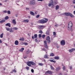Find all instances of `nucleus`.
<instances>
[{"instance_id":"1","label":"nucleus","mask_w":75,"mask_h":75,"mask_svg":"<svg viewBox=\"0 0 75 75\" xmlns=\"http://www.w3.org/2000/svg\"><path fill=\"white\" fill-rule=\"evenodd\" d=\"M72 22L71 21L69 22L68 26H67V29L69 31H72Z\"/></svg>"},{"instance_id":"2","label":"nucleus","mask_w":75,"mask_h":75,"mask_svg":"<svg viewBox=\"0 0 75 75\" xmlns=\"http://www.w3.org/2000/svg\"><path fill=\"white\" fill-rule=\"evenodd\" d=\"M45 20H39V22L41 24H44V23H46L48 21V19H47L46 18H45Z\"/></svg>"},{"instance_id":"3","label":"nucleus","mask_w":75,"mask_h":75,"mask_svg":"<svg viewBox=\"0 0 75 75\" xmlns=\"http://www.w3.org/2000/svg\"><path fill=\"white\" fill-rule=\"evenodd\" d=\"M30 4L31 5H34L35 4V1L34 0H32L30 2Z\"/></svg>"},{"instance_id":"4","label":"nucleus","mask_w":75,"mask_h":75,"mask_svg":"<svg viewBox=\"0 0 75 75\" xmlns=\"http://www.w3.org/2000/svg\"><path fill=\"white\" fill-rule=\"evenodd\" d=\"M60 43L61 45H64L65 44V40H62L61 41Z\"/></svg>"},{"instance_id":"5","label":"nucleus","mask_w":75,"mask_h":75,"mask_svg":"<svg viewBox=\"0 0 75 75\" xmlns=\"http://www.w3.org/2000/svg\"><path fill=\"white\" fill-rule=\"evenodd\" d=\"M53 4H54L53 3V1L52 0L51 1H50V2L48 4V6L50 7V6H52V5H53Z\"/></svg>"},{"instance_id":"6","label":"nucleus","mask_w":75,"mask_h":75,"mask_svg":"<svg viewBox=\"0 0 75 75\" xmlns=\"http://www.w3.org/2000/svg\"><path fill=\"white\" fill-rule=\"evenodd\" d=\"M46 40L47 41L48 43H50L51 42V40H50V37L47 36L46 38Z\"/></svg>"},{"instance_id":"7","label":"nucleus","mask_w":75,"mask_h":75,"mask_svg":"<svg viewBox=\"0 0 75 75\" xmlns=\"http://www.w3.org/2000/svg\"><path fill=\"white\" fill-rule=\"evenodd\" d=\"M44 27H45V26H44L40 25L38 26V28H39V29H40V30H42L43 29V28H44Z\"/></svg>"},{"instance_id":"8","label":"nucleus","mask_w":75,"mask_h":75,"mask_svg":"<svg viewBox=\"0 0 75 75\" xmlns=\"http://www.w3.org/2000/svg\"><path fill=\"white\" fill-rule=\"evenodd\" d=\"M49 74L50 75H52V73L51 71H48L45 72V74Z\"/></svg>"},{"instance_id":"9","label":"nucleus","mask_w":75,"mask_h":75,"mask_svg":"<svg viewBox=\"0 0 75 75\" xmlns=\"http://www.w3.org/2000/svg\"><path fill=\"white\" fill-rule=\"evenodd\" d=\"M70 14V13L66 12L64 13H63L62 14H63V15H64V14L66 16H69Z\"/></svg>"},{"instance_id":"10","label":"nucleus","mask_w":75,"mask_h":75,"mask_svg":"<svg viewBox=\"0 0 75 75\" xmlns=\"http://www.w3.org/2000/svg\"><path fill=\"white\" fill-rule=\"evenodd\" d=\"M23 23H28L29 22V20L28 19H25L23 21Z\"/></svg>"},{"instance_id":"11","label":"nucleus","mask_w":75,"mask_h":75,"mask_svg":"<svg viewBox=\"0 0 75 75\" xmlns=\"http://www.w3.org/2000/svg\"><path fill=\"white\" fill-rule=\"evenodd\" d=\"M12 23L14 25H16V20L13 19L12 20Z\"/></svg>"},{"instance_id":"12","label":"nucleus","mask_w":75,"mask_h":75,"mask_svg":"<svg viewBox=\"0 0 75 75\" xmlns=\"http://www.w3.org/2000/svg\"><path fill=\"white\" fill-rule=\"evenodd\" d=\"M19 43V42H18V41L17 40H16L15 41L14 44L15 45H18V44Z\"/></svg>"},{"instance_id":"13","label":"nucleus","mask_w":75,"mask_h":75,"mask_svg":"<svg viewBox=\"0 0 75 75\" xmlns=\"http://www.w3.org/2000/svg\"><path fill=\"white\" fill-rule=\"evenodd\" d=\"M27 65H28V66H29V67H31V62H27Z\"/></svg>"},{"instance_id":"14","label":"nucleus","mask_w":75,"mask_h":75,"mask_svg":"<svg viewBox=\"0 0 75 75\" xmlns=\"http://www.w3.org/2000/svg\"><path fill=\"white\" fill-rule=\"evenodd\" d=\"M75 48L69 50V52H72L73 51H75Z\"/></svg>"},{"instance_id":"15","label":"nucleus","mask_w":75,"mask_h":75,"mask_svg":"<svg viewBox=\"0 0 75 75\" xmlns=\"http://www.w3.org/2000/svg\"><path fill=\"white\" fill-rule=\"evenodd\" d=\"M60 69H61V67H58L56 69V71H58L60 70Z\"/></svg>"},{"instance_id":"16","label":"nucleus","mask_w":75,"mask_h":75,"mask_svg":"<svg viewBox=\"0 0 75 75\" xmlns=\"http://www.w3.org/2000/svg\"><path fill=\"white\" fill-rule=\"evenodd\" d=\"M6 26H8L9 27H10V26L11 25V24L10 23H8L5 25Z\"/></svg>"},{"instance_id":"17","label":"nucleus","mask_w":75,"mask_h":75,"mask_svg":"<svg viewBox=\"0 0 75 75\" xmlns=\"http://www.w3.org/2000/svg\"><path fill=\"white\" fill-rule=\"evenodd\" d=\"M62 66L63 67L62 68L63 70V71H65V70H66V68L63 65H62Z\"/></svg>"},{"instance_id":"18","label":"nucleus","mask_w":75,"mask_h":75,"mask_svg":"<svg viewBox=\"0 0 75 75\" xmlns=\"http://www.w3.org/2000/svg\"><path fill=\"white\" fill-rule=\"evenodd\" d=\"M24 50V48H22L21 49L19 50V51L20 52H23Z\"/></svg>"},{"instance_id":"19","label":"nucleus","mask_w":75,"mask_h":75,"mask_svg":"<svg viewBox=\"0 0 75 75\" xmlns=\"http://www.w3.org/2000/svg\"><path fill=\"white\" fill-rule=\"evenodd\" d=\"M59 59V57L58 56H56L54 57L55 59L58 60Z\"/></svg>"},{"instance_id":"20","label":"nucleus","mask_w":75,"mask_h":75,"mask_svg":"<svg viewBox=\"0 0 75 75\" xmlns=\"http://www.w3.org/2000/svg\"><path fill=\"white\" fill-rule=\"evenodd\" d=\"M59 6L58 5H57L56 6V8L55 9L56 10H57L59 9Z\"/></svg>"},{"instance_id":"21","label":"nucleus","mask_w":75,"mask_h":75,"mask_svg":"<svg viewBox=\"0 0 75 75\" xmlns=\"http://www.w3.org/2000/svg\"><path fill=\"white\" fill-rule=\"evenodd\" d=\"M9 33H13L14 32V31L12 30V28H10V30H9Z\"/></svg>"},{"instance_id":"22","label":"nucleus","mask_w":75,"mask_h":75,"mask_svg":"<svg viewBox=\"0 0 75 75\" xmlns=\"http://www.w3.org/2000/svg\"><path fill=\"white\" fill-rule=\"evenodd\" d=\"M30 14H31V15H32V16H34V12L31 11H30Z\"/></svg>"},{"instance_id":"23","label":"nucleus","mask_w":75,"mask_h":75,"mask_svg":"<svg viewBox=\"0 0 75 75\" xmlns=\"http://www.w3.org/2000/svg\"><path fill=\"white\" fill-rule=\"evenodd\" d=\"M31 64L32 65H35V63H34L33 62H30Z\"/></svg>"},{"instance_id":"24","label":"nucleus","mask_w":75,"mask_h":75,"mask_svg":"<svg viewBox=\"0 0 75 75\" xmlns=\"http://www.w3.org/2000/svg\"><path fill=\"white\" fill-rule=\"evenodd\" d=\"M69 16L71 17H74V16L71 13H70Z\"/></svg>"},{"instance_id":"25","label":"nucleus","mask_w":75,"mask_h":75,"mask_svg":"<svg viewBox=\"0 0 75 75\" xmlns=\"http://www.w3.org/2000/svg\"><path fill=\"white\" fill-rule=\"evenodd\" d=\"M44 57L45 58H46L47 59H48V58H49V57H48V56H47V55H45Z\"/></svg>"},{"instance_id":"26","label":"nucleus","mask_w":75,"mask_h":75,"mask_svg":"<svg viewBox=\"0 0 75 75\" xmlns=\"http://www.w3.org/2000/svg\"><path fill=\"white\" fill-rule=\"evenodd\" d=\"M50 61L51 62H54V63H55L56 62V61H54L52 60H50Z\"/></svg>"},{"instance_id":"27","label":"nucleus","mask_w":75,"mask_h":75,"mask_svg":"<svg viewBox=\"0 0 75 75\" xmlns=\"http://www.w3.org/2000/svg\"><path fill=\"white\" fill-rule=\"evenodd\" d=\"M50 57H54V54L53 53H51L50 54Z\"/></svg>"},{"instance_id":"28","label":"nucleus","mask_w":75,"mask_h":75,"mask_svg":"<svg viewBox=\"0 0 75 75\" xmlns=\"http://www.w3.org/2000/svg\"><path fill=\"white\" fill-rule=\"evenodd\" d=\"M19 40L20 41H24V38H21L19 39Z\"/></svg>"},{"instance_id":"29","label":"nucleus","mask_w":75,"mask_h":75,"mask_svg":"<svg viewBox=\"0 0 75 75\" xmlns=\"http://www.w3.org/2000/svg\"><path fill=\"white\" fill-rule=\"evenodd\" d=\"M14 30H18V28L16 27H14L13 28Z\"/></svg>"},{"instance_id":"30","label":"nucleus","mask_w":75,"mask_h":75,"mask_svg":"<svg viewBox=\"0 0 75 75\" xmlns=\"http://www.w3.org/2000/svg\"><path fill=\"white\" fill-rule=\"evenodd\" d=\"M4 22H5V20H2L0 21V23H4Z\"/></svg>"},{"instance_id":"31","label":"nucleus","mask_w":75,"mask_h":75,"mask_svg":"<svg viewBox=\"0 0 75 75\" xmlns=\"http://www.w3.org/2000/svg\"><path fill=\"white\" fill-rule=\"evenodd\" d=\"M38 65H40V66H43V65H44V64L41 63H38Z\"/></svg>"},{"instance_id":"32","label":"nucleus","mask_w":75,"mask_h":75,"mask_svg":"<svg viewBox=\"0 0 75 75\" xmlns=\"http://www.w3.org/2000/svg\"><path fill=\"white\" fill-rule=\"evenodd\" d=\"M45 47H46V49H48V46L47 44H45Z\"/></svg>"},{"instance_id":"33","label":"nucleus","mask_w":75,"mask_h":75,"mask_svg":"<svg viewBox=\"0 0 75 75\" xmlns=\"http://www.w3.org/2000/svg\"><path fill=\"white\" fill-rule=\"evenodd\" d=\"M9 18V17L8 16H6L5 17V20H8V18Z\"/></svg>"},{"instance_id":"34","label":"nucleus","mask_w":75,"mask_h":75,"mask_svg":"<svg viewBox=\"0 0 75 75\" xmlns=\"http://www.w3.org/2000/svg\"><path fill=\"white\" fill-rule=\"evenodd\" d=\"M34 38H37V34H35L34 35Z\"/></svg>"},{"instance_id":"35","label":"nucleus","mask_w":75,"mask_h":75,"mask_svg":"<svg viewBox=\"0 0 75 75\" xmlns=\"http://www.w3.org/2000/svg\"><path fill=\"white\" fill-rule=\"evenodd\" d=\"M3 33H2L0 35V38H3Z\"/></svg>"},{"instance_id":"36","label":"nucleus","mask_w":75,"mask_h":75,"mask_svg":"<svg viewBox=\"0 0 75 75\" xmlns=\"http://www.w3.org/2000/svg\"><path fill=\"white\" fill-rule=\"evenodd\" d=\"M7 13L8 14H10L11 13V12H10V11H7Z\"/></svg>"},{"instance_id":"37","label":"nucleus","mask_w":75,"mask_h":75,"mask_svg":"<svg viewBox=\"0 0 75 75\" xmlns=\"http://www.w3.org/2000/svg\"><path fill=\"white\" fill-rule=\"evenodd\" d=\"M50 68L51 69H52V70H54V67H53L51 66H50Z\"/></svg>"},{"instance_id":"38","label":"nucleus","mask_w":75,"mask_h":75,"mask_svg":"<svg viewBox=\"0 0 75 75\" xmlns=\"http://www.w3.org/2000/svg\"><path fill=\"white\" fill-rule=\"evenodd\" d=\"M26 69H27V70L28 71V70H29V67H25Z\"/></svg>"},{"instance_id":"39","label":"nucleus","mask_w":75,"mask_h":75,"mask_svg":"<svg viewBox=\"0 0 75 75\" xmlns=\"http://www.w3.org/2000/svg\"><path fill=\"white\" fill-rule=\"evenodd\" d=\"M10 28H6V30L7 31H10Z\"/></svg>"},{"instance_id":"40","label":"nucleus","mask_w":75,"mask_h":75,"mask_svg":"<svg viewBox=\"0 0 75 75\" xmlns=\"http://www.w3.org/2000/svg\"><path fill=\"white\" fill-rule=\"evenodd\" d=\"M39 33H40V34H42V31L40 30Z\"/></svg>"},{"instance_id":"41","label":"nucleus","mask_w":75,"mask_h":75,"mask_svg":"<svg viewBox=\"0 0 75 75\" xmlns=\"http://www.w3.org/2000/svg\"><path fill=\"white\" fill-rule=\"evenodd\" d=\"M56 34H56V32H53V35H56Z\"/></svg>"},{"instance_id":"42","label":"nucleus","mask_w":75,"mask_h":75,"mask_svg":"<svg viewBox=\"0 0 75 75\" xmlns=\"http://www.w3.org/2000/svg\"><path fill=\"white\" fill-rule=\"evenodd\" d=\"M49 34H50V32H49V31H47L46 33V34H47V35H49Z\"/></svg>"},{"instance_id":"43","label":"nucleus","mask_w":75,"mask_h":75,"mask_svg":"<svg viewBox=\"0 0 75 75\" xmlns=\"http://www.w3.org/2000/svg\"><path fill=\"white\" fill-rule=\"evenodd\" d=\"M39 37L40 38L41 37V34H40L39 35Z\"/></svg>"},{"instance_id":"44","label":"nucleus","mask_w":75,"mask_h":75,"mask_svg":"<svg viewBox=\"0 0 75 75\" xmlns=\"http://www.w3.org/2000/svg\"><path fill=\"white\" fill-rule=\"evenodd\" d=\"M31 71L32 72V73H34V70L33 69H31Z\"/></svg>"},{"instance_id":"45","label":"nucleus","mask_w":75,"mask_h":75,"mask_svg":"<svg viewBox=\"0 0 75 75\" xmlns=\"http://www.w3.org/2000/svg\"><path fill=\"white\" fill-rule=\"evenodd\" d=\"M24 44L25 45H28V43L27 42H25L24 43Z\"/></svg>"},{"instance_id":"46","label":"nucleus","mask_w":75,"mask_h":75,"mask_svg":"<svg viewBox=\"0 0 75 75\" xmlns=\"http://www.w3.org/2000/svg\"><path fill=\"white\" fill-rule=\"evenodd\" d=\"M3 11V13H7V11L6 10Z\"/></svg>"},{"instance_id":"47","label":"nucleus","mask_w":75,"mask_h":75,"mask_svg":"<svg viewBox=\"0 0 75 75\" xmlns=\"http://www.w3.org/2000/svg\"><path fill=\"white\" fill-rule=\"evenodd\" d=\"M39 17H40V15H38L37 16H36V18H39Z\"/></svg>"},{"instance_id":"48","label":"nucleus","mask_w":75,"mask_h":75,"mask_svg":"<svg viewBox=\"0 0 75 75\" xmlns=\"http://www.w3.org/2000/svg\"><path fill=\"white\" fill-rule=\"evenodd\" d=\"M42 50L44 51H46V49H45V48H43L42 49Z\"/></svg>"},{"instance_id":"49","label":"nucleus","mask_w":75,"mask_h":75,"mask_svg":"<svg viewBox=\"0 0 75 75\" xmlns=\"http://www.w3.org/2000/svg\"><path fill=\"white\" fill-rule=\"evenodd\" d=\"M25 9H26V10H27V11L29 10V9L28 8H26Z\"/></svg>"},{"instance_id":"50","label":"nucleus","mask_w":75,"mask_h":75,"mask_svg":"<svg viewBox=\"0 0 75 75\" xmlns=\"http://www.w3.org/2000/svg\"><path fill=\"white\" fill-rule=\"evenodd\" d=\"M13 72H14V73H16V70L14 69V70H13Z\"/></svg>"},{"instance_id":"51","label":"nucleus","mask_w":75,"mask_h":75,"mask_svg":"<svg viewBox=\"0 0 75 75\" xmlns=\"http://www.w3.org/2000/svg\"><path fill=\"white\" fill-rule=\"evenodd\" d=\"M55 27H58L59 26V25L57 24H56L55 25Z\"/></svg>"},{"instance_id":"52","label":"nucleus","mask_w":75,"mask_h":75,"mask_svg":"<svg viewBox=\"0 0 75 75\" xmlns=\"http://www.w3.org/2000/svg\"><path fill=\"white\" fill-rule=\"evenodd\" d=\"M44 44H47V41H44Z\"/></svg>"},{"instance_id":"53","label":"nucleus","mask_w":75,"mask_h":75,"mask_svg":"<svg viewBox=\"0 0 75 75\" xmlns=\"http://www.w3.org/2000/svg\"><path fill=\"white\" fill-rule=\"evenodd\" d=\"M35 41L36 42H38V40H37V39H36L35 40Z\"/></svg>"},{"instance_id":"54","label":"nucleus","mask_w":75,"mask_h":75,"mask_svg":"<svg viewBox=\"0 0 75 75\" xmlns=\"http://www.w3.org/2000/svg\"><path fill=\"white\" fill-rule=\"evenodd\" d=\"M45 37V35H42V37L43 38H44V37Z\"/></svg>"},{"instance_id":"55","label":"nucleus","mask_w":75,"mask_h":75,"mask_svg":"<svg viewBox=\"0 0 75 75\" xmlns=\"http://www.w3.org/2000/svg\"><path fill=\"white\" fill-rule=\"evenodd\" d=\"M73 2V3H74V4H75V0H74Z\"/></svg>"},{"instance_id":"56","label":"nucleus","mask_w":75,"mask_h":75,"mask_svg":"<svg viewBox=\"0 0 75 75\" xmlns=\"http://www.w3.org/2000/svg\"><path fill=\"white\" fill-rule=\"evenodd\" d=\"M0 43H1V44L2 43V41H1V40H0Z\"/></svg>"},{"instance_id":"57","label":"nucleus","mask_w":75,"mask_h":75,"mask_svg":"<svg viewBox=\"0 0 75 75\" xmlns=\"http://www.w3.org/2000/svg\"><path fill=\"white\" fill-rule=\"evenodd\" d=\"M6 45V46H8V45H7V43H5Z\"/></svg>"},{"instance_id":"58","label":"nucleus","mask_w":75,"mask_h":75,"mask_svg":"<svg viewBox=\"0 0 75 75\" xmlns=\"http://www.w3.org/2000/svg\"><path fill=\"white\" fill-rule=\"evenodd\" d=\"M62 25H63V24H61V25H61V26H62Z\"/></svg>"},{"instance_id":"59","label":"nucleus","mask_w":75,"mask_h":75,"mask_svg":"<svg viewBox=\"0 0 75 75\" xmlns=\"http://www.w3.org/2000/svg\"><path fill=\"white\" fill-rule=\"evenodd\" d=\"M74 14L75 15V11H74Z\"/></svg>"},{"instance_id":"60","label":"nucleus","mask_w":75,"mask_h":75,"mask_svg":"<svg viewBox=\"0 0 75 75\" xmlns=\"http://www.w3.org/2000/svg\"><path fill=\"white\" fill-rule=\"evenodd\" d=\"M34 38H34V36H33V37H32V38H33V39H34Z\"/></svg>"},{"instance_id":"61","label":"nucleus","mask_w":75,"mask_h":75,"mask_svg":"<svg viewBox=\"0 0 75 75\" xmlns=\"http://www.w3.org/2000/svg\"><path fill=\"white\" fill-rule=\"evenodd\" d=\"M70 69H72V67H70Z\"/></svg>"},{"instance_id":"62","label":"nucleus","mask_w":75,"mask_h":75,"mask_svg":"<svg viewBox=\"0 0 75 75\" xmlns=\"http://www.w3.org/2000/svg\"><path fill=\"white\" fill-rule=\"evenodd\" d=\"M37 12H35V14H37Z\"/></svg>"},{"instance_id":"63","label":"nucleus","mask_w":75,"mask_h":75,"mask_svg":"<svg viewBox=\"0 0 75 75\" xmlns=\"http://www.w3.org/2000/svg\"><path fill=\"white\" fill-rule=\"evenodd\" d=\"M0 6H2V4L0 3Z\"/></svg>"},{"instance_id":"64","label":"nucleus","mask_w":75,"mask_h":75,"mask_svg":"<svg viewBox=\"0 0 75 75\" xmlns=\"http://www.w3.org/2000/svg\"><path fill=\"white\" fill-rule=\"evenodd\" d=\"M16 17H18V16H17V15H16Z\"/></svg>"}]
</instances>
